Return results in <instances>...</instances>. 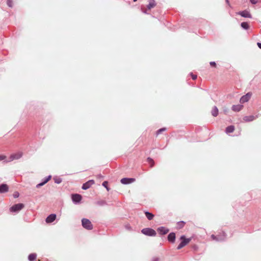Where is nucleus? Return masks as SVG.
<instances>
[{
	"instance_id": "1",
	"label": "nucleus",
	"mask_w": 261,
	"mask_h": 261,
	"mask_svg": "<svg viewBox=\"0 0 261 261\" xmlns=\"http://www.w3.org/2000/svg\"><path fill=\"white\" fill-rule=\"evenodd\" d=\"M23 155L22 152L19 151L15 153L12 154L8 161H5V163H8L13 161V160H18L20 159Z\"/></svg>"
},
{
	"instance_id": "2",
	"label": "nucleus",
	"mask_w": 261,
	"mask_h": 261,
	"mask_svg": "<svg viewBox=\"0 0 261 261\" xmlns=\"http://www.w3.org/2000/svg\"><path fill=\"white\" fill-rule=\"evenodd\" d=\"M82 224L83 227L88 230H91L93 228V225L91 221L86 218H84L82 220Z\"/></svg>"
},
{
	"instance_id": "3",
	"label": "nucleus",
	"mask_w": 261,
	"mask_h": 261,
	"mask_svg": "<svg viewBox=\"0 0 261 261\" xmlns=\"http://www.w3.org/2000/svg\"><path fill=\"white\" fill-rule=\"evenodd\" d=\"M180 240L181 241L180 243L177 247V249H180L184 246H185L187 244H188L190 241H191V239H187L185 238L184 236H182L180 237Z\"/></svg>"
},
{
	"instance_id": "4",
	"label": "nucleus",
	"mask_w": 261,
	"mask_h": 261,
	"mask_svg": "<svg viewBox=\"0 0 261 261\" xmlns=\"http://www.w3.org/2000/svg\"><path fill=\"white\" fill-rule=\"evenodd\" d=\"M141 232L142 233L146 236H155L156 235L155 231L149 228H144L141 230Z\"/></svg>"
},
{
	"instance_id": "5",
	"label": "nucleus",
	"mask_w": 261,
	"mask_h": 261,
	"mask_svg": "<svg viewBox=\"0 0 261 261\" xmlns=\"http://www.w3.org/2000/svg\"><path fill=\"white\" fill-rule=\"evenodd\" d=\"M24 207V205L22 203L16 204L12 206L10 208V211L11 212H18L22 209Z\"/></svg>"
},
{
	"instance_id": "6",
	"label": "nucleus",
	"mask_w": 261,
	"mask_h": 261,
	"mask_svg": "<svg viewBox=\"0 0 261 261\" xmlns=\"http://www.w3.org/2000/svg\"><path fill=\"white\" fill-rule=\"evenodd\" d=\"M251 95H252V94L251 93H247L246 95L243 96L241 98V99L240 100V102L241 103H244L246 102H247L250 99Z\"/></svg>"
},
{
	"instance_id": "7",
	"label": "nucleus",
	"mask_w": 261,
	"mask_h": 261,
	"mask_svg": "<svg viewBox=\"0 0 261 261\" xmlns=\"http://www.w3.org/2000/svg\"><path fill=\"white\" fill-rule=\"evenodd\" d=\"M95 183L94 180H89L86 183L84 184L82 186V189L83 190H87L91 187Z\"/></svg>"
},
{
	"instance_id": "8",
	"label": "nucleus",
	"mask_w": 261,
	"mask_h": 261,
	"mask_svg": "<svg viewBox=\"0 0 261 261\" xmlns=\"http://www.w3.org/2000/svg\"><path fill=\"white\" fill-rule=\"evenodd\" d=\"M82 199V196L78 194H73L72 195V200L74 203H77Z\"/></svg>"
},
{
	"instance_id": "9",
	"label": "nucleus",
	"mask_w": 261,
	"mask_h": 261,
	"mask_svg": "<svg viewBox=\"0 0 261 261\" xmlns=\"http://www.w3.org/2000/svg\"><path fill=\"white\" fill-rule=\"evenodd\" d=\"M257 117V115L255 116L253 115L246 116L243 118V120L244 122H250L255 120Z\"/></svg>"
},
{
	"instance_id": "10",
	"label": "nucleus",
	"mask_w": 261,
	"mask_h": 261,
	"mask_svg": "<svg viewBox=\"0 0 261 261\" xmlns=\"http://www.w3.org/2000/svg\"><path fill=\"white\" fill-rule=\"evenodd\" d=\"M238 14L240 15L241 16L246 18H251L252 17L249 12L247 10L239 12Z\"/></svg>"
},
{
	"instance_id": "11",
	"label": "nucleus",
	"mask_w": 261,
	"mask_h": 261,
	"mask_svg": "<svg viewBox=\"0 0 261 261\" xmlns=\"http://www.w3.org/2000/svg\"><path fill=\"white\" fill-rule=\"evenodd\" d=\"M211 238H212L213 240H216L217 241H222L225 239L224 233L223 232L222 235L218 237H216L215 235L212 234L211 236Z\"/></svg>"
},
{
	"instance_id": "12",
	"label": "nucleus",
	"mask_w": 261,
	"mask_h": 261,
	"mask_svg": "<svg viewBox=\"0 0 261 261\" xmlns=\"http://www.w3.org/2000/svg\"><path fill=\"white\" fill-rule=\"evenodd\" d=\"M51 175L48 176L47 177H46L45 178H44L43 179V181L42 182L37 185L36 188H39L41 187V186H43V185H44L46 183H47L51 179Z\"/></svg>"
},
{
	"instance_id": "13",
	"label": "nucleus",
	"mask_w": 261,
	"mask_h": 261,
	"mask_svg": "<svg viewBox=\"0 0 261 261\" xmlns=\"http://www.w3.org/2000/svg\"><path fill=\"white\" fill-rule=\"evenodd\" d=\"M56 218V215L55 214H50L46 218V222L47 223H51L55 220Z\"/></svg>"
},
{
	"instance_id": "14",
	"label": "nucleus",
	"mask_w": 261,
	"mask_h": 261,
	"mask_svg": "<svg viewBox=\"0 0 261 261\" xmlns=\"http://www.w3.org/2000/svg\"><path fill=\"white\" fill-rule=\"evenodd\" d=\"M9 187L7 185L3 184L0 185V193H6L8 191Z\"/></svg>"
},
{
	"instance_id": "15",
	"label": "nucleus",
	"mask_w": 261,
	"mask_h": 261,
	"mask_svg": "<svg viewBox=\"0 0 261 261\" xmlns=\"http://www.w3.org/2000/svg\"><path fill=\"white\" fill-rule=\"evenodd\" d=\"M134 178H123L121 179V182L123 184H130L135 181Z\"/></svg>"
},
{
	"instance_id": "16",
	"label": "nucleus",
	"mask_w": 261,
	"mask_h": 261,
	"mask_svg": "<svg viewBox=\"0 0 261 261\" xmlns=\"http://www.w3.org/2000/svg\"><path fill=\"white\" fill-rule=\"evenodd\" d=\"M157 230L158 232L161 234H165L169 232V229L164 227H159Z\"/></svg>"
},
{
	"instance_id": "17",
	"label": "nucleus",
	"mask_w": 261,
	"mask_h": 261,
	"mask_svg": "<svg viewBox=\"0 0 261 261\" xmlns=\"http://www.w3.org/2000/svg\"><path fill=\"white\" fill-rule=\"evenodd\" d=\"M243 107V106L240 105H233L232 107V110L235 112H239L242 109Z\"/></svg>"
},
{
	"instance_id": "18",
	"label": "nucleus",
	"mask_w": 261,
	"mask_h": 261,
	"mask_svg": "<svg viewBox=\"0 0 261 261\" xmlns=\"http://www.w3.org/2000/svg\"><path fill=\"white\" fill-rule=\"evenodd\" d=\"M175 239V234L173 232H171L169 234L168 236V240L169 241L174 242Z\"/></svg>"
},
{
	"instance_id": "19",
	"label": "nucleus",
	"mask_w": 261,
	"mask_h": 261,
	"mask_svg": "<svg viewBox=\"0 0 261 261\" xmlns=\"http://www.w3.org/2000/svg\"><path fill=\"white\" fill-rule=\"evenodd\" d=\"M212 114L213 116L214 117H216L218 115V108L215 106L213 107L212 110Z\"/></svg>"
},
{
	"instance_id": "20",
	"label": "nucleus",
	"mask_w": 261,
	"mask_h": 261,
	"mask_svg": "<svg viewBox=\"0 0 261 261\" xmlns=\"http://www.w3.org/2000/svg\"><path fill=\"white\" fill-rule=\"evenodd\" d=\"M155 6V3L154 0H150L149 3L147 6V9L150 10Z\"/></svg>"
},
{
	"instance_id": "21",
	"label": "nucleus",
	"mask_w": 261,
	"mask_h": 261,
	"mask_svg": "<svg viewBox=\"0 0 261 261\" xmlns=\"http://www.w3.org/2000/svg\"><path fill=\"white\" fill-rule=\"evenodd\" d=\"M234 130V127L233 125H230L226 127V133L227 134L233 132Z\"/></svg>"
},
{
	"instance_id": "22",
	"label": "nucleus",
	"mask_w": 261,
	"mask_h": 261,
	"mask_svg": "<svg viewBox=\"0 0 261 261\" xmlns=\"http://www.w3.org/2000/svg\"><path fill=\"white\" fill-rule=\"evenodd\" d=\"M241 26L242 28H243L245 30H248L249 28V24L247 22H242L241 24Z\"/></svg>"
},
{
	"instance_id": "23",
	"label": "nucleus",
	"mask_w": 261,
	"mask_h": 261,
	"mask_svg": "<svg viewBox=\"0 0 261 261\" xmlns=\"http://www.w3.org/2000/svg\"><path fill=\"white\" fill-rule=\"evenodd\" d=\"M145 214L147 219L149 220L152 219V218H153V215L149 212H145Z\"/></svg>"
},
{
	"instance_id": "24",
	"label": "nucleus",
	"mask_w": 261,
	"mask_h": 261,
	"mask_svg": "<svg viewBox=\"0 0 261 261\" xmlns=\"http://www.w3.org/2000/svg\"><path fill=\"white\" fill-rule=\"evenodd\" d=\"M29 259L30 261H33L36 258V254L35 253H32L29 255Z\"/></svg>"
},
{
	"instance_id": "25",
	"label": "nucleus",
	"mask_w": 261,
	"mask_h": 261,
	"mask_svg": "<svg viewBox=\"0 0 261 261\" xmlns=\"http://www.w3.org/2000/svg\"><path fill=\"white\" fill-rule=\"evenodd\" d=\"M147 162H148L149 164H150L151 167H152L153 166L154 162L152 159L149 158L147 159Z\"/></svg>"
},
{
	"instance_id": "26",
	"label": "nucleus",
	"mask_w": 261,
	"mask_h": 261,
	"mask_svg": "<svg viewBox=\"0 0 261 261\" xmlns=\"http://www.w3.org/2000/svg\"><path fill=\"white\" fill-rule=\"evenodd\" d=\"M6 156L4 155H0V161H4V162L5 163V161H8V160H6Z\"/></svg>"
},
{
	"instance_id": "27",
	"label": "nucleus",
	"mask_w": 261,
	"mask_h": 261,
	"mask_svg": "<svg viewBox=\"0 0 261 261\" xmlns=\"http://www.w3.org/2000/svg\"><path fill=\"white\" fill-rule=\"evenodd\" d=\"M7 4L9 7H12L13 2L12 0H7Z\"/></svg>"
},
{
	"instance_id": "28",
	"label": "nucleus",
	"mask_w": 261,
	"mask_h": 261,
	"mask_svg": "<svg viewBox=\"0 0 261 261\" xmlns=\"http://www.w3.org/2000/svg\"><path fill=\"white\" fill-rule=\"evenodd\" d=\"M54 179L55 182L56 183H57V184H60V183H61V181H62L61 179V178H57V177H56V178H54Z\"/></svg>"
},
{
	"instance_id": "29",
	"label": "nucleus",
	"mask_w": 261,
	"mask_h": 261,
	"mask_svg": "<svg viewBox=\"0 0 261 261\" xmlns=\"http://www.w3.org/2000/svg\"><path fill=\"white\" fill-rule=\"evenodd\" d=\"M184 223L183 222H179L177 223V227L179 228H181L184 226Z\"/></svg>"
},
{
	"instance_id": "30",
	"label": "nucleus",
	"mask_w": 261,
	"mask_h": 261,
	"mask_svg": "<svg viewBox=\"0 0 261 261\" xmlns=\"http://www.w3.org/2000/svg\"><path fill=\"white\" fill-rule=\"evenodd\" d=\"M108 184V181H105L103 182L102 186L107 189V191H109V188L107 187Z\"/></svg>"
},
{
	"instance_id": "31",
	"label": "nucleus",
	"mask_w": 261,
	"mask_h": 261,
	"mask_svg": "<svg viewBox=\"0 0 261 261\" xmlns=\"http://www.w3.org/2000/svg\"><path fill=\"white\" fill-rule=\"evenodd\" d=\"M166 130V128H161L160 129H159L157 132H156V134L157 135H159V134L161 133L162 132L165 131Z\"/></svg>"
},
{
	"instance_id": "32",
	"label": "nucleus",
	"mask_w": 261,
	"mask_h": 261,
	"mask_svg": "<svg viewBox=\"0 0 261 261\" xmlns=\"http://www.w3.org/2000/svg\"><path fill=\"white\" fill-rule=\"evenodd\" d=\"M191 75L193 80H195L197 78V75L193 74L192 73H191Z\"/></svg>"
},
{
	"instance_id": "33",
	"label": "nucleus",
	"mask_w": 261,
	"mask_h": 261,
	"mask_svg": "<svg viewBox=\"0 0 261 261\" xmlns=\"http://www.w3.org/2000/svg\"><path fill=\"white\" fill-rule=\"evenodd\" d=\"M250 1L252 4H256L257 3V0H250Z\"/></svg>"
},
{
	"instance_id": "34",
	"label": "nucleus",
	"mask_w": 261,
	"mask_h": 261,
	"mask_svg": "<svg viewBox=\"0 0 261 261\" xmlns=\"http://www.w3.org/2000/svg\"><path fill=\"white\" fill-rule=\"evenodd\" d=\"M19 196V193L18 192H15L14 194V197L15 198H17Z\"/></svg>"
},
{
	"instance_id": "35",
	"label": "nucleus",
	"mask_w": 261,
	"mask_h": 261,
	"mask_svg": "<svg viewBox=\"0 0 261 261\" xmlns=\"http://www.w3.org/2000/svg\"><path fill=\"white\" fill-rule=\"evenodd\" d=\"M152 261H160V259L158 257H155L152 259Z\"/></svg>"
},
{
	"instance_id": "36",
	"label": "nucleus",
	"mask_w": 261,
	"mask_h": 261,
	"mask_svg": "<svg viewBox=\"0 0 261 261\" xmlns=\"http://www.w3.org/2000/svg\"><path fill=\"white\" fill-rule=\"evenodd\" d=\"M125 228H126L127 229H128V230H129V229H131V227H130V226L129 225H126L125 226Z\"/></svg>"
},
{
	"instance_id": "37",
	"label": "nucleus",
	"mask_w": 261,
	"mask_h": 261,
	"mask_svg": "<svg viewBox=\"0 0 261 261\" xmlns=\"http://www.w3.org/2000/svg\"><path fill=\"white\" fill-rule=\"evenodd\" d=\"M210 65L211 66H215L216 63L215 62H210Z\"/></svg>"
},
{
	"instance_id": "38",
	"label": "nucleus",
	"mask_w": 261,
	"mask_h": 261,
	"mask_svg": "<svg viewBox=\"0 0 261 261\" xmlns=\"http://www.w3.org/2000/svg\"><path fill=\"white\" fill-rule=\"evenodd\" d=\"M257 46H258V47H259V48H260V49H261V43H259V42H258V43H257Z\"/></svg>"
},
{
	"instance_id": "39",
	"label": "nucleus",
	"mask_w": 261,
	"mask_h": 261,
	"mask_svg": "<svg viewBox=\"0 0 261 261\" xmlns=\"http://www.w3.org/2000/svg\"><path fill=\"white\" fill-rule=\"evenodd\" d=\"M143 12H144V13H147V11H146V10H145V11H143Z\"/></svg>"
},
{
	"instance_id": "40",
	"label": "nucleus",
	"mask_w": 261,
	"mask_h": 261,
	"mask_svg": "<svg viewBox=\"0 0 261 261\" xmlns=\"http://www.w3.org/2000/svg\"><path fill=\"white\" fill-rule=\"evenodd\" d=\"M98 176L99 177H102V176H101V175H98Z\"/></svg>"
},
{
	"instance_id": "41",
	"label": "nucleus",
	"mask_w": 261,
	"mask_h": 261,
	"mask_svg": "<svg viewBox=\"0 0 261 261\" xmlns=\"http://www.w3.org/2000/svg\"><path fill=\"white\" fill-rule=\"evenodd\" d=\"M137 0H133L134 2H137Z\"/></svg>"
},
{
	"instance_id": "42",
	"label": "nucleus",
	"mask_w": 261,
	"mask_h": 261,
	"mask_svg": "<svg viewBox=\"0 0 261 261\" xmlns=\"http://www.w3.org/2000/svg\"><path fill=\"white\" fill-rule=\"evenodd\" d=\"M226 2H227V3H228V0H226Z\"/></svg>"
}]
</instances>
